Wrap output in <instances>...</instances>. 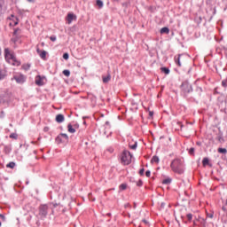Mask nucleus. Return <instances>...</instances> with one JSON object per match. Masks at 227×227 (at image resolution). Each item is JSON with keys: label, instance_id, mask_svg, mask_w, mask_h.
Segmentation results:
<instances>
[{"label": "nucleus", "instance_id": "34", "mask_svg": "<svg viewBox=\"0 0 227 227\" xmlns=\"http://www.w3.org/2000/svg\"><path fill=\"white\" fill-rule=\"evenodd\" d=\"M137 187H142L143 186V180H138L137 182Z\"/></svg>", "mask_w": 227, "mask_h": 227}, {"label": "nucleus", "instance_id": "15", "mask_svg": "<svg viewBox=\"0 0 227 227\" xmlns=\"http://www.w3.org/2000/svg\"><path fill=\"white\" fill-rule=\"evenodd\" d=\"M102 79H103L104 84H107V82L111 81V74H108L106 76H103Z\"/></svg>", "mask_w": 227, "mask_h": 227}, {"label": "nucleus", "instance_id": "28", "mask_svg": "<svg viewBox=\"0 0 227 227\" xmlns=\"http://www.w3.org/2000/svg\"><path fill=\"white\" fill-rule=\"evenodd\" d=\"M63 74L66 75V77H70V70L65 69L63 71Z\"/></svg>", "mask_w": 227, "mask_h": 227}, {"label": "nucleus", "instance_id": "29", "mask_svg": "<svg viewBox=\"0 0 227 227\" xmlns=\"http://www.w3.org/2000/svg\"><path fill=\"white\" fill-rule=\"evenodd\" d=\"M129 148L131 150H137V142H135L134 145H129Z\"/></svg>", "mask_w": 227, "mask_h": 227}, {"label": "nucleus", "instance_id": "47", "mask_svg": "<svg viewBox=\"0 0 227 227\" xmlns=\"http://www.w3.org/2000/svg\"><path fill=\"white\" fill-rule=\"evenodd\" d=\"M222 208H223V212H226V207H223Z\"/></svg>", "mask_w": 227, "mask_h": 227}, {"label": "nucleus", "instance_id": "54", "mask_svg": "<svg viewBox=\"0 0 227 227\" xmlns=\"http://www.w3.org/2000/svg\"><path fill=\"white\" fill-rule=\"evenodd\" d=\"M144 223H146V220H144Z\"/></svg>", "mask_w": 227, "mask_h": 227}, {"label": "nucleus", "instance_id": "33", "mask_svg": "<svg viewBox=\"0 0 227 227\" xmlns=\"http://www.w3.org/2000/svg\"><path fill=\"white\" fill-rule=\"evenodd\" d=\"M194 152H195L194 147H192V148L189 149L190 155H194Z\"/></svg>", "mask_w": 227, "mask_h": 227}, {"label": "nucleus", "instance_id": "48", "mask_svg": "<svg viewBox=\"0 0 227 227\" xmlns=\"http://www.w3.org/2000/svg\"><path fill=\"white\" fill-rule=\"evenodd\" d=\"M41 45H42V47H43V45H45V43H42Z\"/></svg>", "mask_w": 227, "mask_h": 227}, {"label": "nucleus", "instance_id": "21", "mask_svg": "<svg viewBox=\"0 0 227 227\" xmlns=\"http://www.w3.org/2000/svg\"><path fill=\"white\" fill-rule=\"evenodd\" d=\"M96 4L98 8H104V2L102 0H97Z\"/></svg>", "mask_w": 227, "mask_h": 227}, {"label": "nucleus", "instance_id": "4", "mask_svg": "<svg viewBox=\"0 0 227 227\" xmlns=\"http://www.w3.org/2000/svg\"><path fill=\"white\" fill-rule=\"evenodd\" d=\"M49 214V205L42 204L39 206V216L41 219H46Z\"/></svg>", "mask_w": 227, "mask_h": 227}, {"label": "nucleus", "instance_id": "40", "mask_svg": "<svg viewBox=\"0 0 227 227\" xmlns=\"http://www.w3.org/2000/svg\"><path fill=\"white\" fill-rule=\"evenodd\" d=\"M50 40H51V42H56V40H57L56 35H51V36L50 37Z\"/></svg>", "mask_w": 227, "mask_h": 227}, {"label": "nucleus", "instance_id": "12", "mask_svg": "<svg viewBox=\"0 0 227 227\" xmlns=\"http://www.w3.org/2000/svg\"><path fill=\"white\" fill-rule=\"evenodd\" d=\"M182 54H179L177 57L176 56L174 58L175 59V63L178 66V67H182V62H180V59H182Z\"/></svg>", "mask_w": 227, "mask_h": 227}, {"label": "nucleus", "instance_id": "50", "mask_svg": "<svg viewBox=\"0 0 227 227\" xmlns=\"http://www.w3.org/2000/svg\"><path fill=\"white\" fill-rule=\"evenodd\" d=\"M197 145H201V142H197Z\"/></svg>", "mask_w": 227, "mask_h": 227}, {"label": "nucleus", "instance_id": "37", "mask_svg": "<svg viewBox=\"0 0 227 227\" xmlns=\"http://www.w3.org/2000/svg\"><path fill=\"white\" fill-rule=\"evenodd\" d=\"M152 172L150 170L145 171V176H147V178H150Z\"/></svg>", "mask_w": 227, "mask_h": 227}, {"label": "nucleus", "instance_id": "23", "mask_svg": "<svg viewBox=\"0 0 227 227\" xmlns=\"http://www.w3.org/2000/svg\"><path fill=\"white\" fill-rule=\"evenodd\" d=\"M218 153H223L224 155H226L227 153V149L226 148H221L219 147L217 150Z\"/></svg>", "mask_w": 227, "mask_h": 227}, {"label": "nucleus", "instance_id": "55", "mask_svg": "<svg viewBox=\"0 0 227 227\" xmlns=\"http://www.w3.org/2000/svg\"><path fill=\"white\" fill-rule=\"evenodd\" d=\"M29 184V182H27V184Z\"/></svg>", "mask_w": 227, "mask_h": 227}, {"label": "nucleus", "instance_id": "1", "mask_svg": "<svg viewBox=\"0 0 227 227\" xmlns=\"http://www.w3.org/2000/svg\"><path fill=\"white\" fill-rule=\"evenodd\" d=\"M4 58L5 61H7V63L10 65H12L13 67H20V61L17 60L15 54L10 51V49L8 48L4 49Z\"/></svg>", "mask_w": 227, "mask_h": 227}, {"label": "nucleus", "instance_id": "46", "mask_svg": "<svg viewBox=\"0 0 227 227\" xmlns=\"http://www.w3.org/2000/svg\"><path fill=\"white\" fill-rule=\"evenodd\" d=\"M106 125H110L109 121H106Z\"/></svg>", "mask_w": 227, "mask_h": 227}, {"label": "nucleus", "instance_id": "3", "mask_svg": "<svg viewBox=\"0 0 227 227\" xmlns=\"http://www.w3.org/2000/svg\"><path fill=\"white\" fill-rule=\"evenodd\" d=\"M121 163L123 164V166H129V164H130V162H132V154L130 153V152L124 150L121 156Z\"/></svg>", "mask_w": 227, "mask_h": 227}, {"label": "nucleus", "instance_id": "42", "mask_svg": "<svg viewBox=\"0 0 227 227\" xmlns=\"http://www.w3.org/2000/svg\"><path fill=\"white\" fill-rule=\"evenodd\" d=\"M139 175H140L141 176H143V175H145V169H144V168H141V169L139 170Z\"/></svg>", "mask_w": 227, "mask_h": 227}, {"label": "nucleus", "instance_id": "6", "mask_svg": "<svg viewBox=\"0 0 227 227\" xmlns=\"http://www.w3.org/2000/svg\"><path fill=\"white\" fill-rule=\"evenodd\" d=\"M13 79L18 84H24V82H26L27 77L22 74H17L13 76Z\"/></svg>", "mask_w": 227, "mask_h": 227}, {"label": "nucleus", "instance_id": "25", "mask_svg": "<svg viewBox=\"0 0 227 227\" xmlns=\"http://www.w3.org/2000/svg\"><path fill=\"white\" fill-rule=\"evenodd\" d=\"M6 101H7L6 97L0 94V104H3Z\"/></svg>", "mask_w": 227, "mask_h": 227}, {"label": "nucleus", "instance_id": "39", "mask_svg": "<svg viewBox=\"0 0 227 227\" xmlns=\"http://www.w3.org/2000/svg\"><path fill=\"white\" fill-rule=\"evenodd\" d=\"M0 218L2 219V221L4 223L6 221V216H4V215L0 214Z\"/></svg>", "mask_w": 227, "mask_h": 227}, {"label": "nucleus", "instance_id": "27", "mask_svg": "<svg viewBox=\"0 0 227 227\" xmlns=\"http://www.w3.org/2000/svg\"><path fill=\"white\" fill-rule=\"evenodd\" d=\"M56 141L57 143H65V139L62 137H59V136L56 137Z\"/></svg>", "mask_w": 227, "mask_h": 227}, {"label": "nucleus", "instance_id": "36", "mask_svg": "<svg viewBox=\"0 0 227 227\" xmlns=\"http://www.w3.org/2000/svg\"><path fill=\"white\" fill-rule=\"evenodd\" d=\"M11 139H17V134L12 133L10 135Z\"/></svg>", "mask_w": 227, "mask_h": 227}, {"label": "nucleus", "instance_id": "17", "mask_svg": "<svg viewBox=\"0 0 227 227\" xmlns=\"http://www.w3.org/2000/svg\"><path fill=\"white\" fill-rule=\"evenodd\" d=\"M67 130L70 132V134H75V129L72 126V124L67 125Z\"/></svg>", "mask_w": 227, "mask_h": 227}, {"label": "nucleus", "instance_id": "32", "mask_svg": "<svg viewBox=\"0 0 227 227\" xmlns=\"http://www.w3.org/2000/svg\"><path fill=\"white\" fill-rule=\"evenodd\" d=\"M222 86H223V88H227V80L222 81Z\"/></svg>", "mask_w": 227, "mask_h": 227}, {"label": "nucleus", "instance_id": "24", "mask_svg": "<svg viewBox=\"0 0 227 227\" xmlns=\"http://www.w3.org/2000/svg\"><path fill=\"white\" fill-rule=\"evenodd\" d=\"M195 91L199 96H201V93H203V89L201 87H197Z\"/></svg>", "mask_w": 227, "mask_h": 227}, {"label": "nucleus", "instance_id": "22", "mask_svg": "<svg viewBox=\"0 0 227 227\" xmlns=\"http://www.w3.org/2000/svg\"><path fill=\"white\" fill-rule=\"evenodd\" d=\"M160 71L163 73V74H166V75H168L169 74V69L168 67H160Z\"/></svg>", "mask_w": 227, "mask_h": 227}, {"label": "nucleus", "instance_id": "18", "mask_svg": "<svg viewBox=\"0 0 227 227\" xmlns=\"http://www.w3.org/2000/svg\"><path fill=\"white\" fill-rule=\"evenodd\" d=\"M151 162H152V164H159V162H160V159H159V156H153V158H152V160H151Z\"/></svg>", "mask_w": 227, "mask_h": 227}, {"label": "nucleus", "instance_id": "38", "mask_svg": "<svg viewBox=\"0 0 227 227\" xmlns=\"http://www.w3.org/2000/svg\"><path fill=\"white\" fill-rule=\"evenodd\" d=\"M106 150L109 152V153H113L114 152V148L113 147H108Z\"/></svg>", "mask_w": 227, "mask_h": 227}, {"label": "nucleus", "instance_id": "43", "mask_svg": "<svg viewBox=\"0 0 227 227\" xmlns=\"http://www.w3.org/2000/svg\"><path fill=\"white\" fill-rule=\"evenodd\" d=\"M30 67H31L30 65H27V66L23 67L24 70H29Z\"/></svg>", "mask_w": 227, "mask_h": 227}, {"label": "nucleus", "instance_id": "35", "mask_svg": "<svg viewBox=\"0 0 227 227\" xmlns=\"http://www.w3.org/2000/svg\"><path fill=\"white\" fill-rule=\"evenodd\" d=\"M19 31H20V28H14L13 35L17 36Z\"/></svg>", "mask_w": 227, "mask_h": 227}, {"label": "nucleus", "instance_id": "2", "mask_svg": "<svg viewBox=\"0 0 227 227\" xmlns=\"http://www.w3.org/2000/svg\"><path fill=\"white\" fill-rule=\"evenodd\" d=\"M170 168L174 173H177V175H183L184 161H182V160L176 158L172 160V162L170 164Z\"/></svg>", "mask_w": 227, "mask_h": 227}, {"label": "nucleus", "instance_id": "51", "mask_svg": "<svg viewBox=\"0 0 227 227\" xmlns=\"http://www.w3.org/2000/svg\"><path fill=\"white\" fill-rule=\"evenodd\" d=\"M209 217H211V218L214 217V215H210Z\"/></svg>", "mask_w": 227, "mask_h": 227}, {"label": "nucleus", "instance_id": "10", "mask_svg": "<svg viewBox=\"0 0 227 227\" xmlns=\"http://www.w3.org/2000/svg\"><path fill=\"white\" fill-rule=\"evenodd\" d=\"M35 84H36L37 86H43V78H42L41 75H37V76L35 77Z\"/></svg>", "mask_w": 227, "mask_h": 227}, {"label": "nucleus", "instance_id": "14", "mask_svg": "<svg viewBox=\"0 0 227 227\" xmlns=\"http://www.w3.org/2000/svg\"><path fill=\"white\" fill-rule=\"evenodd\" d=\"M160 33V35H169V28L168 27H162Z\"/></svg>", "mask_w": 227, "mask_h": 227}, {"label": "nucleus", "instance_id": "7", "mask_svg": "<svg viewBox=\"0 0 227 227\" xmlns=\"http://www.w3.org/2000/svg\"><path fill=\"white\" fill-rule=\"evenodd\" d=\"M9 20H11V22L9 23V26H17V24H19V18L15 17L13 14L11 15V17H9Z\"/></svg>", "mask_w": 227, "mask_h": 227}, {"label": "nucleus", "instance_id": "45", "mask_svg": "<svg viewBox=\"0 0 227 227\" xmlns=\"http://www.w3.org/2000/svg\"><path fill=\"white\" fill-rule=\"evenodd\" d=\"M149 116H153V112H149Z\"/></svg>", "mask_w": 227, "mask_h": 227}, {"label": "nucleus", "instance_id": "53", "mask_svg": "<svg viewBox=\"0 0 227 227\" xmlns=\"http://www.w3.org/2000/svg\"><path fill=\"white\" fill-rule=\"evenodd\" d=\"M0 56H1V48H0Z\"/></svg>", "mask_w": 227, "mask_h": 227}, {"label": "nucleus", "instance_id": "44", "mask_svg": "<svg viewBox=\"0 0 227 227\" xmlns=\"http://www.w3.org/2000/svg\"><path fill=\"white\" fill-rule=\"evenodd\" d=\"M0 118H4V111H2V112L0 113Z\"/></svg>", "mask_w": 227, "mask_h": 227}, {"label": "nucleus", "instance_id": "19", "mask_svg": "<svg viewBox=\"0 0 227 227\" xmlns=\"http://www.w3.org/2000/svg\"><path fill=\"white\" fill-rule=\"evenodd\" d=\"M209 162H210V160H208V158L205 157L202 160V166H204V168H205L206 166H208Z\"/></svg>", "mask_w": 227, "mask_h": 227}, {"label": "nucleus", "instance_id": "26", "mask_svg": "<svg viewBox=\"0 0 227 227\" xmlns=\"http://www.w3.org/2000/svg\"><path fill=\"white\" fill-rule=\"evenodd\" d=\"M6 168H11V169H13L15 168V162L11 161L6 165Z\"/></svg>", "mask_w": 227, "mask_h": 227}, {"label": "nucleus", "instance_id": "31", "mask_svg": "<svg viewBox=\"0 0 227 227\" xmlns=\"http://www.w3.org/2000/svg\"><path fill=\"white\" fill-rule=\"evenodd\" d=\"M187 220L191 223L192 221V214L189 213L186 215Z\"/></svg>", "mask_w": 227, "mask_h": 227}, {"label": "nucleus", "instance_id": "49", "mask_svg": "<svg viewBox=\"0 0 227 227\" xmlns=\"http://www.w3.org/2000/svg\"><path fill=\"white\" fill-rule=\"evenodd\" d=\"M28 1V3H33V0H27Z\"/></svg>", "mask_w": 227, "mask_h": 227}, {"label": "nucleus", "instance_id": "20", "mask_svg": "<svg viewBox=\"0 0 227 227\" xmlns=\"http://www.w3.org/2000/svg\"><path fill=\"white\" fill-rule=\"evenodd\" d=\"M60 137H63L64 141H68V135H67L66 133H61L59 135V139Z\"/></svg>", "mask_w": 227, "mask_h": 227}, {"label": "nucleus", "instance_id": "52", "mask_svg": "<svg viewBox=\"0 0 227 227\" xmlns=\"http://www.w3.org/2000/svg\"><path fill=\"white\" fill-rule=\"evenodd\" d=\"M3 225V223L0 222V227Z\"/></svg>", "mask_w": 227, "mask_h": 227}, {"label": "nucleus", "instance_id": "9", "mask_svg": "<svg viewBox=\"0 0 227 227\" xmlns=\"http://www.w3.org/2000/svg\"><path fill=\"white\" fill-rule=\"evenodd\" d=\"M37 54H39L40 58L42 59H45L47 58V51H40V49L36 50Z\"/></svg>", "mask_w": 227, "mask_h": 227}, {"label": "nucleus", "instance_id": "13", "mask_svg": "<svg viewBox=\"0 0 227 227\" xmlns=\"http://www.w3.org/2000/svg\"><path fill=\"white\" fill-rule=\"evenodd\" d=\"M7 75L6 69L0 68V81H3Z\"/></svg>", "mask_w": 227, "mask_h": 227}, {"label": "nucleus", "instance_id": "8", "mask_svg": "<svg viewBox=\"0 0 227 227\" xmlns=\"http://www.w3.org/2000/svg\"><path fill=\"white\" fill-rule=\"evenodd\" d=\"M67 20L68 24H72L74 20H77V16H75L74 13H68Z\"/></svg>", "mask_w": 227, "mask_h": 227}, {"label": "nucleus", "instance_id": "30", "mask_svg": "<svg viewBox=\"0 0 227 227\" xmlns=\"http://www.w3.org/2000/svg\"><path fill=\"white\" fill-rule=\"evenodd\" d=\"M126 189H127V184H121L120 185V190H121V191H125Z\"/></svg>", "mask_w": 227, "mask_h": 227}, {"label": "nucleus", "instance_id": "5", "mask_svg": "<svg viewBox=\"0 0 227 227\" xmlns=\"http://www.w3.org/2000/svg\"><path fill=\"white\" fill-rule=\"evenodd\" d=\"M182 91L184 95H189V93H192V85L189 83V82L184 81L181 85Z\"/></svg>", "mask_w": 227, "mask_h": 227}, {"label": "nucleus", "instance_id": "16", "mask_svg": "<svg viewBox=\"0 0 227 227\" xmlns=\"http://www.w3.org/2000/svg\"><path fill=\"white\" fill-rule=\"evenodd\" d=\"M171 182H173V179H171L170 177H168V178L162 180L163 185H169V184H171Z\"/></svg>", "mask_w": 227, "mask_h": 227}, {"label": "nucleus", "instance_id": "41", "mask_svg": "<svg viewBox=\"0 0 227 227\" xmlns=\"http://www.w3.org/2000/svg\"><path fill=\"white\" fill-rule=\"evenodd\" d=\"M63 58L64 59H68V58H70V55L68 53H64Z\"/></svg>", "mask_w": 227, "mask_h": 227}, {"label": "nucleus", "instance_id": "11", "mask_svg": "<svg viewBox=\"0 0 227 227\" xmlns=\"http://www.w3.org/2000/svg\"><path fill=\"white\" fill-rule=\"evenodd\" d=\"M56 121H57V123H63V121H65V115L59 114L56 116Z\"/></svg>", "mask_w": 227, "mask_h": 227}]
</instances>
